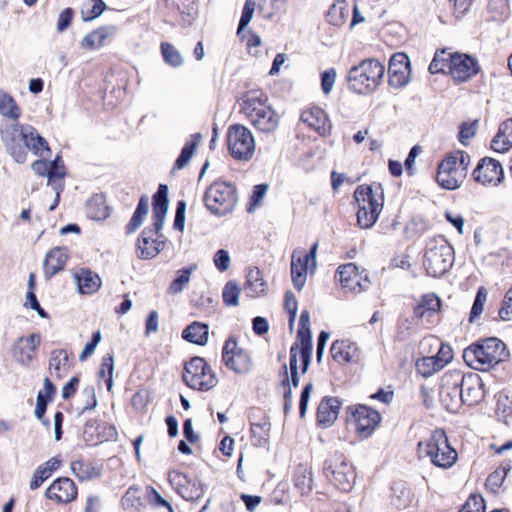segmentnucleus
Listing matches in <instances>:
<instances>
[{"instance_id":"1","label":"nucleus","mask_w":512,"mask_h":512,"mask_svg":"<svg viewBox=\"0 0 512 512\" xmlns=\"http://www.w3.org/2000/svg\"><path fill=\"white\" fill-rule=\"evenodd\" d=\"M0 114L12 120L0 126L1 140L15 162L22 164L27 160V150L34 155L44 157L50 153L47 141L31 125H20L17 119L21 110L11 95L0 89Z\"/></svg>"},{"instance_id":"2","label":"nucleus","mask_w":512,"mask_h":512,"mask_svg":"<svg viewBox=\"0 0 512 512\" xmlns=\"http://www.w3.org/2000/svg\"><path fill=\"white\" fill-rule=\"evenodd\" d=\"M240 113L258 133L272 135L280 125V115L261 90H250L239 100Z\"/></svg>"},{"instance_id":"3","label":"nucleus","mask_w":512,"mask_h":512,"mask_svg":"<svg viewBox=\"0 0 512 512\" xmlns=\"http://www.w3.org/2000/svg\"><path fill=\"white\" fill-rule=\"evenodd\" d=\"M168 187L166 185H159L157 192L153 197V220L154 231L151 229H144L141 237L138 239L137 251L141 259H152L156 257L164 248V241L158 238H153V233L158 234L165 222L168 211Z\"/></svg>"},{"instance_id":"4","label":"nucleus","mask_w":512,"mask_h":512,"mask_svg":"<svg viewBox=\"0 0 512 512\" xmlns=\"http://www.w3.org/2000/svg\"><path fill=\"white\" fill-rule=\"evenodd\" d=\"M508 357L506 345L498 338H486L463 351V359L475 370H488Z\"/></svg>"},{"instance_id":"5","label":"nucleus","mask_w":512,"mask_h":512,"mask_svg":"<svg viewBox=\"0 0 512 512\" xmlns=\"http://www.w3.org/2000/svg\"><path fill=\"white\" fill-rule=\"evenodd\" d=\"M358 204L357 223L362 229L371 228L377 221L384 205V190L380 183L361 185L354 192Z\"/></svg>"},{"instance_id":"6","label":"nucleus","mask_w":512,"mask_h":512,"mask_svg":"<svg viewBox=\"0 0 512 512\" xmlns=\"http://www.w3.org/2000/svg\"><path fill=\"white\" fill-rule=\"evenodd\" d=\"M420 458H428L441 469H450L458 459L457 451L450 445L446 433L442 429L434 430L429 437L417 445Z\"/></svg>"},{"instance_id":"7","label":"nucleus","mask_w":512,"mask_h":512,"mask_svg":"<svg viewBox=\"0 0 512 512\" xmlns=\"http://www.w3.org/2000/svg\"><path fill=\"white\" fill-rule=\"evenodd\" d=\"M385 73V66L377 59H366L348 72L349 88L358 94H368L377 89Z\"/></svg>"},{"instance_id":"8","label":"nucleus","mask_w":512,"mask_h":512,"mask_svg":"<svg viewBox=\"0 0 512 512\" xmlns=\"http://www.w3.org/2000/svg\"><path fill=\"white\" fill-rule=\"evenodd\" d=\"M470 163V156L466 152L457 151L448 155L438 166V184L447 190L458 189L467 177Z\"/></svg>"},{"instance_id":"9","label":"nucleus","mask_w":512,"mask_h":512,"mask_svg":"<svg viewBox=\"0 0 512 512\" xmlns=\"http://www.w3.org/2000/svg\"><path fill=\"white\" fill-rule=\"evenodd\" d=\"M453 260V248L445 239L440 237L428 242L423 264L429 276H442L451 268Z\"/></svg>"},{"instance_id":"10","label":"nucleus","mask_w":512,"mask_h":512,"mask_svg":"<svg viewBox=\"0 0 512 512\" xmlns=\"http://www.w3.org/2000/svg\"><path fill=\"white\" fill-rule=\"evenodd\" d=\"M183 380L187 386L199 391H209L218 383L216 373L201 357H193L185 364Z\"/></svg>"},{"instance_id":"11","label":"nucleus","mask_w":512,"mask_h":512,"mask_svg":"<svg viewBox=\"0 0 512 512\" xmlns=\"http://www.w3.org/2000/svg\"><path fill=\"white\" fill-rule=\"evenodd\" d=\"M206 207L214 214L224 215L236 204V190L233 185L224 181H216L204 195Z\"/></svg>"},{"instance_id":"12","label":"nucleus","mask_w":512,"mask_h":512,"mask_svg":"<svg viewBox=\"0 0 512 512\" xmlns=\"http://www.w3.org/2000/svg\"><path fill=\"white\" fill-rule=\"evenodd\" d=\"M227 144L231 156L237 160H249L255 152L254 136L249 128L241 124L229 127Z\"/></svg>"},{"instance_id":"13","label":"nucleus","mask_w":512,"mask_h":512,"mask_svg":"<svg viewBox=\"0 0 512 512\" xmlns=\"http://www.w3.org/2000/svg\"><path fill=\"white\" fill-rule=\"evenodd\" d=\"M324 470L330 481L341 491L349 492L355 483L353 465L341 454H336L326 461Z\"/></svg>"},{"instance_id":"14","label":"nucleus","mask_w":512,"mask_h":512,"mask_svg":"<svg viewBox=\"0 0 512 512\" xmlns=\"http://www.w3.org/2000/svg\"><path fill=\"white\" fill-rule=\"evenodd\" d=\"M439 397L442 405L450 412H456L462 405L461 372H446L441 379Z\"/></svg>"},{"instance_id":"15","label":"nucleus","mask_w":512,"mask_h":512,"mask_svg":"<svg viewBox=\"0 0 512 512\" xmlns=\"http://www.w3.org/2000/svg\"><path fill=\"white\" fill-rule=\"evenodd\" d=\"M349 410L351 413V421H353L355 425L357 434L361 438L370 437L381 421L380 414L365 405L350 407Z\"/></svg>"},{"instance_id":"16","label":"nucleus","mask_w":512,"mask_h":512,"mask_svg":"<svg viewBox=\"0 0 512 512\" xmlns=\"http://www.w3.org/2000/svg\"><path fill=\"white\" fill-rule=\"evenodd\" d=\"M473 179L483 186H498L503 178L504 172L499 161L485 157L481 159L472 172Z\"/></svg>"},{"instance_id":"17","label":"nucleus","mask_w":512,"mask_h":512,"mask_svg":"<svg viewBox=\"0 0 512 512\" xmlns=\"http://www.w3.org/2000/svg\"><path fill=\"white\" fill-rule=\"evenodd\" d=\"M222 359L226 367L236 373H246L251 366L248 354L245 353L233 339H229L225 342L222 351Z\"/></svg>"},{"instance_id":"18","label":"nucleus","mask_w":512,"mask_h":512,"mask_svg":"<svg viewBox=\"0 0 512 512\" xmlns=\"http://www.w3.org/2000/svg\"><path fill=\"white\" fill-rule=\"evenodd\" d=\"M338 282L346 292L359 293L368 288V279L358 272L354 263L341 265L337 270Z\"/></svg>"},{"instance_id":"19","label":"nucleus","mask_w":512,"mask_h":512,"mask_svg":"<svg viewBox=\"0 0 512 512\" xmlns=\"http://www.w3.org/2000/svg\"><path fill=\"white\" fill-rule=\"evenodd\" d=\"M389 84L395 88H402L410 81L411 68L409 57L405 53H395L388 67Z\"/></svg>"},{"instance_id":"20","label":"nucleus","mask_w":512,"mask_h":512,"mask_svg":"<svg viewBox=\"0 0 512 512\" xmlns=\"http://www.w3.org/2000/svg\"><path fill=\"white\" fill-rule=\"evenodd\" d=\"M450 73L458 82H464L475 76L479 71L477 61L467 54H449Z\"/></svg>"},{"instance_id":"21","label":"nucleus","mask_w":512,"mask_h":512,"mask_svg":"<svg viewBox=\"0 0 512 512\" xmlns=\"http://www.w3.org/2000/svg\"><path fill=\"white\" fill-rule=\"evenodd\" d=\"M462 404L473 406L481 402L485 396L484 383L477 374L461 373Z\"/></svg>"},{"instance_id":"22","label":"nucleus","mask_w":512,"mask_h":512,"mask_svg":"<svg viewBox=\"0 0 512 512\" xmlns=\"http://www.w3.org/2000/svg\"><path fill=\"white\" fill-rule=\"evenodd\" d=\"M41 337L34 333L28 337H20L12 348L13 357L22 366H29L36 356Z\"/></svg>"},{"instance_id":"23","label":"nucleus","mask_w":512,"mask_h":512,"mask_svg":"<svg viewBox=\"0 0 512 512\" xmlns=\"http://www.w3.org/2000/svg\"><path fill=\"white\" fill-rule=\"evenodd\" d=\"M118 34L116 25H104L86 34L80 41V47L85 50H98L110 44Z\"/></svg>"},{"instance_id":"24","label":"nucleus","mask_w":512,"mask_h":512,"mask_svg":"<svg viewBox=\"0 0 512 512\" xmlns=\"http://www.w3.org/2000/svg\"><path fill=\"white\" fill-rule=\"evenodd\" d=\"M300 120L322 137L331 134L332 123L326 112L319 107H312L302 111Z\"/></svg>"},{"instance_id":"25","label":"nucleus","mask_w":512,"mask_h":512,"mask_svg":"<svg viewBox=\"0 0 512 512\" xmlns=\"http://www.w3.org/2000/svg\"><path fill=\"white\" fill-rule=\"evenodd\" d=\"M46 496L59 504H67L76 499L77 487L70 478H58L48 487Z\"/></svg>"},{"instance_id":"26","label":"nucleus","mask_w":512,"mask_h":512,"mask_svg":"<svg viewBox=\"0 0 512 512\" xmlns=\"http://www.w3.org/2000/svg\"><path fill=\"white\" fill-rule=\"evenodd\" d=\"M330 352L332 358L340 364L349 362L358 363L362 359V352L356 343L348 340H336L332 343Z\"/></svg>"},{"instance_id":"27","label":"nucleus","mask_w":512,"mask_h":512,"mask_svg":"<svg viewBox=\"0 0 512 512\" xmlns=\"http://www.w3.org/2000/svg\"><path fill=\"white\" fill-rule=\"evenodd\" d=\"M169 482L174 486L178 493L186 500H196L203 496L204 490L200 482H193L195 490H190L191 478L182 472H171Z\"/></svg>"},{"instance_id":"28","label":"nucleus","mask_w":512,"mask_h":512,"mask_svg":"<svg viewBox=\"0 0 512 512\" xmlns=\"http://www.w3.org/2000/svg\"><path fill=\"white\" fill-rule=\"evenodd\" d=\"M309 268L311 269V264L307 262V256L303 255V249H295L291 256V276L297 290L304 287Z\"/></svg>"},{"instance_id":"29","label":"nucleus","mask_w":512,"mask_h":512,"mask_svg":"<svg viewBox=\"0 0 512 512\" xmlns=\"http://www.w3.org/2000/svg\"><path fill=\"white\" fill-rule=\"evenodd\" d=\"M68 259V250L65 247H54L47 254L43 262L44 274L47 279L62 271Z\"/></svg>"},{"instance_id":"30","label":"nucleus","mask_w":512,"mask_h":512,"mask_svg":"<svg viewBox=\"0 0 512 512\" xmlns=\"http://www.w3.org/2000/svg\"><path fill=\"white\" fill-rule=\"evenodd\" d=\"M441 301L436 294H425L414 309L415 316L419 319H426L428 323H433L440 310Z\"/></svg>"},{"instance_id":"31","label":"nucleus","mask_w":512,"mask_h":512,"mask_svg":"<svg viewBox=\"0 0 512 512\" xmlns=\"http://www.w3.org/2000/svg\"><path fill=\"white\" fill-rule=\"evenodd\" d=\"M340 401L335 397H325L317 408V420L324 427L331 426L337 419L340 410Z\"/></svg>"},{"instance_id":"32","label":"nucleus","mask_w":512,"mask_h":512,"mask_svg":"<svg viewBox=\"0 0 512 512\" xmlns=\"http://www.w3.org/2000/svg\"><path fill=\"white\" fill-rule=\"evenodd\" d=\"M293 345L298 346V355H300L301 358L302 373L304 374L309 368L312 355V335L310 327H299L297 342Z\"/></svg>"},{"instance_id":"33","label":"nucleus","mask_w":512,"mask_h":512,"mask_svg":"<svg viewBox=\"0 0 512 512\" xmlns=\"http://www.w3.org/2000/svg\"><path fill=\"white\" fill-rule=\"evenodd\" d=\"M74 279L81 294H93L101 287V278L88 269L75 271Z\"/></svg>"},{"instance_id":"34","label":"nucleus","mask_w":512,"mask_h":512,"mask_svg":"<svg viewBox=\"0 0 512 512\" xmlns=\"http://www.w3.org/2000/svg\"><path fill=\"white\" fill-rule=\"evenodd\" d=\"M447 358H441L439 355L423 357L416 362V370L423 377L428 378L437 371L441 370L451 359L452 352L447 350Z\"/></svg>"},{"instance_id":"35","label":"nucleus","mask_w":512,"mask_h":512,"mask_svg":"<svg viewBox=\"0 0 512 512\" xmlns=\"http://www.w3.org/2000/svg\"><path fill=\"white\" fill-rule=\"evenodd\" d=\"M491 148L498 153H505L512 148V119L504 121L491 141Z\"/></svg>"},{"instance_id":"36","label":"nucleus","mask_w":512,"mask_h":512,"mask_svg":"<svg viewBox=\"0 0 512 512\" xmlns=\"http://www.w3.org/2000/svg\"><path fill=\"white\" fill-rule=\"evenodd\" d=\"M267 290V283L264 281L259 268L251 267L247 272V281L245 291L250 297H258L265 294Z\"/></svg>"},{"instance_id":"37","label":"nucleus","mask_w":512,"mask_h":512,"mask_svg":"<svg viewBox=\"0 0 512 512\" xmlns=\"http://www.w3.org/2000/svg\"><path fill=\"white\" fill-rule=\"evenodd\" d=\"M86 214L93 220H104L110 212L103 195L96 194L86 203Z\"/></svg>"},{"instance_id":"38","label":"nucleus","mask_w":512,"mask_h":512,"mask_svg":"<svg viewBox=\"0 0 512 512\" xmlns=\"http://www.w3.org/2000/svg\"><path fill=\"white\" fill-rule=\"evenodd\" d=\"M60 463L57 457H52L44 464L38 466L30 482V489L35 490L39 488L41 484L51 476L52 472L58 469Z\"/></svg>"},{"instance_id":"39","label":"nucleus","mask_w":512,"mask_h":512,"mask_svg":"<svg viewBox=\"0 0 512 512\" xmlns=\"http://www.w3.org/2000/svg\"><path fill=\"white\" fill-rule=\"evenodd\" d=\"M209 327L200 322H193L182 333V337L191 343L205 345L208 341Z\"/></svg>"},{"instance_id":"40","label":"nucleus","mask_w":512,"mask_h":512,"mask_svg":"<svg viewBox=\"0 0 512 512\" xmlns=\"http://www.w3.org/2000/svg\"><path fill=\"white\" fill-rule=\"evenodd\" d=\"M197 269L196 264L177 271V277L169 285L167 292L170 295L180 294L190 282L191 274Z\"/></svg>"},{"instance_id":"41","label":"nucleus","mask_w":512,"mask_h":512,"mask_svg":"<svg viewBox=\"0 0 512 512\" xmlns=\"http://www.w3.org/2000/svg\"><path fill=\"white\" fill-rule=\"evenodd\" d=\"M71 472L80 481L91 480L100 475L99 470L90 462L76 460L71 463Z\"/></svg>"},{"instance_id":"42","label":"nucleus","mask_w":512,"mask_h":512,"mask_svg":"<svg viewBox=\"0 0 512 512\" xmlns=\"http://www.w3.org/2000/svg\"><path fill=\"white\" fill-rule=\"evenodd\" d=\"M65 176L64 163L60 156H57L54 161L51 162V169L49 171L48 185H51L54 191H62L63 183L62 179Z\"/></svg>"},{"instance_id":"43","label":"nucleus","mask_w":512,"mask_h":512,"mask_svg":"<svg viewBox=\"0 0 512 512\" xmlns=\"http://www.w3.org/2000/svg\"><path fill=\"white\" fill-rule=\"evenodd\" d=\"M165 2L180 12L185 23H190L196 14V0H165Z\"/></svg>"},{"instance_id":"44","label":"nucleus","mask_w":512,"mask_h":512,"mask_svg":"<svg viewBox=\"0 0 512 512\" xmlns=\"http://www.w3.org/2000/svg\"><path fill=\"white\" fill-rule=\"evenodd\" d=\"M511 470V463L509 461H505L498 467L494 472H492L486 479L485 485L491 491L496 492L500 486L502 485L504 479L506 478L508 472Z\"/></svg>"},{"instance_id":"45","label":"nucleus","mask_w":512,"mask_h":512,"mask_svg":"<svg viewBox=\"0 0 512 512\" xmlns=\"http://www.w3.org/2000/svg\"><path fill=\"white\" fill-rule=\"evenodd\" d=\"M200 137H201L200 135L195 134L192 136L193 140H191L190 142H188L184 145V147L182 148V150L180 152V155L178 156V158L175 161L173 171L181 170L187 166V164L190 162V160L196 150L197 139Z\"/></svg>"},{"instance_id":"46","label":"nucleus","mask_w":512,"mask_h":512,"mask_svg":"<svg viewBox=\"0 0 512 512\" xmlns=\"http://www.w3.org/2000/svg\"><path fill=\"white\" fill-rule=\"evenodd\" d=\"M270 428L271 424L266 418H264L260 423H253L251 425V437L255 445L261 446L267 442Z\"/></svg>"},{"instance_id":"47","label":"nucleus","mask_w":512,"mask_h":512,"mask_svg":"<svg viewBox=\"0 0 512 512\" xmlns=\"http://www.w3.org/2000/svg\"><path fill=\"white\" fill-rule=\"evenodd\" d=\"M449 54L451 53L447 52L446 50L436 52L432 62L429 65L430 73H445L446 71L450 73Z\"/></svg>"},{"instance_id":"48","label":"nucleus","mask_w":512,"mask_h":512,"mask_svg":"<svg viewBox=\"0 0 512 512\" xmlns=\"http://www.w3.org/2000/svg\"><path fill=\"white\" fill-rule=\"evenodd\" d=\"M161 52L165 62L173 67H179L184 60L182 54L172 44L164 42L161 44Z\"/></svg>"},{"instance_id":"49","label":"nucleus","mask_w":512,"mask_h":512,"mask_svg":"<svg viewBox=\"0 0 512 512\" xmlns=\"http://www.w3.org/2000/svg\"><path fill=\"white\" fill-rule=\"evenodd\" d=\"M241 289L236 281H228L223 288L222 297L223 302L227 306H237L239 303V296Z\"/></svg>"},{"instance_id":"50","label":"nucleus","mask_w":512,"mask_h":512,"mask_svg":"<svg viewBox=\"0 0 512 512\" xmlns=\"http://www.w3.org/2000/svg\"><path fill=\"white\" fill-rule=\"evenodd\" d=\"M114 358L112 355H106L100 365L99 377L105 378L107 390L110 392L113 387Z\"/></svg>"},{"instance_id":"51","label":"nucleus","mask_w":512,"mask_h":512,"mask_svg":"<svg viewBox=\"0 0 512 512\" xmlns=\"http://www.w3.org/2000/svg\"><path fill=\"white\" fill-rule=\"evenodd\" d=\"M106 9V4L103 0H90L86 8L81 10V15L84 21H90L99 17Z\"/></svg>"},{"instance_id":"52","label":"nucleus","mask_w":512,"mask_h":512,"mask_svg":"<svg viewBox=\"0 0 512 512\" xmlns=\"http://www.w3.org/2000/svg\"><path fill=\"white\" fill-rule=\"evenodd\" d=\"M488 292L485 287H480L477 291L474 303L470 312V322H474L478 318L484 309V304L487 301Z\"/></svg>"},{"instance_id":"53","label":"nucleus","mask_w":512,"mask_h":512,"mask_svg":"<svg viewBox=\"0 0 512 512\" xmlns=\"http://www.w3.org/2000/svg\"><path fill=\"white\" fill-rule=\"evenodd\" d=\"M311 473L307 467L299 465L294 472V482L300 489H310L311 487Z\"/></svg>"},{"instance_id":"54","label":"nucleus","mask_w":512,"mask_h":512,"mask_svg":"<svg viewBox=\"0 0 512 512\" xmlns=\"http://www.w3.org/2000/svg\"><path fill=\"white\" fill-rule=\"evenodd\" d=\"M256 3L254 0H246L242 15L239 21L237 33L240 34L241 31L250 23L253 14L255 12Z\"/></svg>"},{"instance_id":"55","label":"nucleus","mask_w":512,"mask_h":512,"mask_svg":"<svg viewBox=\"0 0 512 512\" xmlns=\"http://www.w3.org/2000/svg\"><path fill=\"white\" fill-rule=\"evenodd\" d=\"M459 512H485L484 498L479 495H471Z\"/></svg>"},{"instance_id":"56","label":"nucleus","mask_w":512,"mask_h":512,"mask_svg":"<svg viewBox=\"0 0 512 512\" xmlns=\"http://www.w3.org/2000/svg\"><path fill=\"white\" fill-rule=\"evenodd\" d=\"M336 80V70L329 68L321 73V88L325 95L331 93Z\"/></svg>"},{"instance_id":"57","label":"nucleus","mask_w":512,"mask_h":512,"mask_svg":"<svg viewBox=\"0 0 512 512\" xmlns=\"http://www.w3.org/2000/svg\"><path fill=\"white\" fill-rule=\"evenodd\" d=\"M213 262L220 272H225L230 267L231 258L229 252L224 249H219L213 257Z\"/></svg>"},{"instance_id":"58","label":"nucleus","mask_w":512,"mask_h":512,"mask_svg":"<svg viewBox=\"0 0 512 512\" xmlns=\"http://www.w3.org/2000/svg\"><path fill=\"white\" fill-rule=\"evenodd\" d=\"M298 346L292 345L290 348V372H291V382L294 387L299 385V375H298Z\"/></svg>"},{"instance_id":"59","label":"nucleus","mask_w":512,"mask_h":512,"mask_svg":"<svg viewBox=\"0 0 512 512\" xmlns=\"http://www.w3.org/2000/svg\"><path fill=\"white\" fill-rule=\"evenodd\" d=\"M499 317L504 321L512 319V286L505 294L503 305L499 310Z\"/></svg>"},{"instance_id":"60","label":"nucleus","mask_w":512,"mask_h":512,"mask_svg":"<svg viewBox=\"0 0 512 512\" xmlns=\"http://www.w3.org/2000/svg\"><path fill=\"white\" fill-rule=\"evenodd\" d=\"M284 305H285L286 311L288 312V314L290 316L289 317L290 326H292L295 321V318H296L297 307H298L296 297L292 292H287L285 294Z\"/></svg>"},{"instance_id":"61","label":"nucleus","mask_w":512,"mask_h":512,"mask_svg":"<svg viewBox=\"0 0 512 512\" xmlns=\"http://www.w3.org/2000/svg\"><path fill=\"white\" fill-rule=\"evenodd\" d=\"M477 123H463L460 127L459 141L466 145L468 141L473 138L476 134Z\"/></svg>"},{"instance_id":"62","label":"nucleus","mask_w":512,"mask_h":512,"mask_svg":"<svg viewBox=\"0 0 512 512\" xmlns=\"http://www.w3.org/2000/svg\"><path fill=\"white\" fill-rule=\"evenodd\" d=\"M50 400L47 398H44L43 392H38L37 399H36V408L34 411L35 417L42 421L43 424L48 425L49 422L44 420V414L46 412L47 404Z\"/></svg>"},{"instance_id":"63","label":"nucleus","mask_w":512,"mask_h":512,"mask_svg":"<svg viewBox=\"0 0 512 512\" xmlns=\"http://www.w3.org/2000/svg\"><path fill=\"white\" fill-rule=\"evenodd\" d=\"M67 361L68 357L64 350H55L51 353L49 360L50 369L60 371L61 365H65Z\"/></svg>"},{"instance_id":"64","label":"nucleus","mask_w":512,"mask_h":512,"mask_svg":"<svg viewBox=\"0 0 512 512\" xmlns=\"http://www.w3.org/2000/svg\"><path fill=\"white\" fill-rule=\"evenodd\" d=\"M82 395L86 397V401L82 408V412L86 410H92L97 406V398L94 386H86L82 391Z\"/></svg>"}]
</instances>
